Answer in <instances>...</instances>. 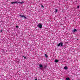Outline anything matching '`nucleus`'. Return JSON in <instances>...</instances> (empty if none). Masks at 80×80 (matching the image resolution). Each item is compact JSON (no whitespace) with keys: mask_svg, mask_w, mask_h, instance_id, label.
Wrapping results in <instances>:
<instances>
[{"mask_svg":"<svg viewBox=\"0 0 80 80\" xmlns=\"http://www.w3.org/2000/svg\"><path fill=\"white\" fill-rule=\"evenodd\" d=\"M24 2L22 1V2H12L11 3L12 4H15V3H21V4H22V3H23Z\"/></svg>","mask_w":80,"mask_h":80,"instance_id":"nucleus-1","label":"nucleus"},{"mask_svg":"<svg viewBox=\"0 0 80 80\" xmlns=\"http://www.w3.org/2000/svg\"><path fill=\"white\" fill-rule=\"evenodd\" d=\"M37 27H39L40 28H42V24L39 23L38 24Z\"/></svg>","mask_w":80,"mask_h":80,"instance_id":"nucleus-2","label":"nucleus"},{"mask_svg":"<svg viewBox=\"0 0 80 80\" xmlns=\"http://www.w3.org/2000/svg\"><path fill=\"white\" fill-rule=\"evenodd\" d=\"M60 46H61V47H63V42H61L59 43L58 44V47H60Z\"/></svg>","mask_w":80,"mask_h":80,"instance_id":"nucleus-3","label":"nucleus"},{"mask_svg":"<svg viewBox=\"0 0 80 80\" xmlns=\"http://www.w3.org/2000/svg\"><path fill=\"white\" fill-rule=\"evenodd\" d=\"M64 68L65 70H67V69H68V68L67 67H64Z\"/></svg>","mask_w":80,"mask_h":80,"instance_id":"nucleus-4","label":"nucleus"},{"mask_svg":"<svg viewBox=\"0 0 80 80\" xmlns=\"http://www.w3.org/2000/svg\"><path fill=\"white\" fill-rule=\"evenodd\" d=\"M70 80V78H66V80Z\"/></svg>","mask_w":80,"mask_h":80,"instance_id":"nucleus-5","label":"nucleus"},{"mask_svg":"<svg viewBox=\"0 0 80 80\" xmlns=\"http://www.w3.org/2000/svg\"><path fill=\"white\" fill-rule=\"evenodd\" d=\"M39 67L40 68H42V67H43V66H42V64H40L39 65Z\"/></svg>","mask_w":80,"mask_h":80,"instance_id":"nucleus-6","label":"nucleus"},{"mask_svg":"<svg viewBox=\"0 0 80 80\" xmlns=\"http://www.w3.org/2000/svg\"><path fill=\"white\" fill-rule=\"evenodd\" d=\"M44 55L45 57H46L47 58H48V56H47V54H45Z\"/></svg>","mask_w":80,"mask_h":80,"instance_id":"nucleus-7","label":"nucleus"},{"mask_svg":"<svg viewBox=\"0 0 80 80\" xmlns=\"http://www.w3.org/2000/svg\"><path fill=\"white\" fill-rule=\"evenodd\" d=\"M19 16H20V17H24V16H23V15L22 16V15H21V14H20Z\"/></svg>","mask_w":80,"mask_h":80,"instance_id":"nucleus-8","label":"nucleus"},{"mask_svg":"<svg viewBox=\"0 0 80 80\" xmlns=\"http://www.w3.org/2000/svg\"><path fill=\"white\" fill-rule=\"evenodd\" d=\"M77 29H75L74 30H73V32H76L77 31Z\"/></svg>","mask_w":80,"mask_h":80,"instance_id":"nucleus-9","label":"nucleus"},{"mask_svg":"<svg viewBox=\"0 0 80 80\" xmlns=\"http://www.w3.org/2000/svg\"><path fill=\"white\" fill-rule=\"evenodd\" d=\"M58 62V60H56L55 61V62Z\"/></svg>","mask_w":80,"mask_h":80,"instance_id":"nucleus-10","label":"nucleus"},{"mask_svg":"<svg viewBox=\"0 0 80 80\" xmlns=\"http://www.w3.org/2000/svg\"><path fill=\"white\" fill-rule=\"evenodd\" d=\"M55 12H58V10H57V9H55Z\"/></svg>","mask_w":80,"mask_h":80,"instance_id":"nucleus-11","label":"nucleus"},{"mask_svg":"<svg viewBox=\"0 0 80 80\" xmlns=\"http://www.w3.org/2000/svg\"><path fill=\"white\" fill-rule=\"evenodd\" d=\"M24 18H25V19H27V18L26 17H25V16L24 17Z\"/></svg>","mask_w":80,"mask_h":80,"instance_id":"nucleus-12","label":"nucleus"},{"mask_svg":"<svg viewBox=\"0 0 80 80\" xmlns=\"http://www.w3.org/2000/svg\"><path fill=\"white\" fill-rule=\"evenodd\" d=\"M80 8V6H78V8Z\"/></svg>","mask_w":80,"mask_h":80,"instance_id":"nucleus-13","label":"nucleus"},{"mask_svg":"<svg viewBox=\"0 0 80 80\" xmlns=\"http://www.w3.org/2000/svg\"><path fill=\"white\" fill-rule=\"evenodd\" d=\"M41 7H42V8H43V7H43V5H42V6H41Z\"/></svg>","mask_w":80,"mask_h":80,"instance_id":"nucleus-14","label":"nucleus"},{"mask_svg":"<svg viewBox=\"0 0 80 80\" xmlns=\"http://www.w3.org/2000/svg\"><path fill=\"white\" fill-rule=\"evenodd\" d=\"M0 32H3V31L2 30Z\"/></svg>","mask_w":80,"mask_h":80,"instance_id":"nucleus-15","label":"nucleus"},{"mask_svg":"<svg viewBox=\"0 0 80 80\" xmlns=\"http://www.w3.org/2000/svg\"><path fill=\"white\" fill-rule=\"evenodd\" d=\"M23 57L24 58H26V57H24V56H23Z\"/></svg>","mask_w":80,"mask_h":80,"instance_id":"nucleus-16","label":"nucleus"},{"mask_svg":"<svg viewBox=\"0 0 80 80\" xmlns=\"http://www.w3.org/2000/svg\"><path fill=\"white\" fill-rule=\"evenodd\" d=\"M16 28H18V26H16Z\"/></svg>","mask_w":80,"mask_h":80,"instance_id":"nucleus-17","label":"nucleus"},{"mask_svg":"<svg viewBox=\"0 0 80 80\" xmlns=\"http://www.w3.org/2000/svg\"><path fill=\"white\" fill-rule=\"evenodd\" d=\"M35 80H37V79H35Z\"/></svg>","mask_w":80,"mask_h":80,"instance_id":"nucleus-18","label":"nucleus"},{"mask_svg":"<svg viewBox=\"0 0 80 80\" xmlns=\"http://www.w3.org/2000/svg\"><path fill=\"white\" fill-rule=\"evenodd\" d=\"M77 40H78V39H77Z\"/></svg>","mask_w":80,"mask_h":80,"instance_id":"nucleus-19","label":"nucleus"}]
</instances>
